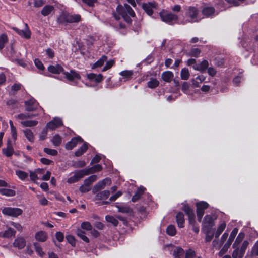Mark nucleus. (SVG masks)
Masks as SVG:
<instances>
[{
  "label": "nucleus",
  "instance_id": "nucleus-1",
  "mask_svg": "<svg viewBox=\"0 0 258 258\" xmlns=\"http://www.w3.org/2000/svg\"><path fill=\"white\" fill-rule=\"evenodd\" d=\"M97 170V165H94L93 167L81 170L76 172L74 175L68 179L67 182L69 183H73L77 182L80 179L83 178L84 176L87 175L89 174L94 173Z\"/></svg>",
  "mask_w": 258,
  "mask_h": 258
},
{
  "label": "nucleus",
  "instance_id": "nucleus-2",
  "mask_svg": "<svg viewBox=\"0 0 258 258\" xmlns=\"http://www.w3.org/2000/svg\"><path fill=\"white\" fill-rule=\"evenodd\" d=\"M116 13L113 12L112 15L116 20V22L115 27L117 29H124L126 26L124 23L120 21V16L123 17L128 13V11H126L125 9L121 5H118L116 8Z\"/></svg>",
  "mask_w": 258,
  "mask_h": 258
},
{
  "label": "nucleus",
  "instance_id": "nucleus-3",
  "mask_svg": "<svg viewBox=\"0 0 258 258\" xmlns=\"http://www.w3.org/2000/svg\"><path fill=\"white\" fill-rule=\"evenodd\" d=\"M81 16L79 14L71 15L67 13H62L57 19L59 24L77 23L81 21Z\"/></svg>",
  "mask_w": 258,
  "mask_h": 258
},
{
  "label": "nucleus",
  "instance_id": "nucleus-4",
  "mask_svg": "<svg viewBox=\"0 0 258 258\" xmlns=\"http://www.w3.org/2000/svg\"><path fill=\"white\" fill-rule=\"evenodd\" d=\"M161 20L169 25H172L173 22L178 20V17L176 14L167 13L162 10L159 13Z\"/></svg>",
  "mask_w": 258,
  "mask_h": 258
},
{
  "label": "nucleus",
  "instance_id": "nucleus-5",
  "mask_svg": "<svg viewBox=\"0 0 258 258\" xmlns=\"http://www.w3.org/2000/svg\"><path fill=\"white\" fill-rule=\"evenodd\" d=\"M23 213V210L18 208H12V207H5L2 210V213L9 216L17 217L21 215Z\"/></svg>",
  "mask_w": 258,
  "mask_h": 258
},
{
  "label": "nucleus",
  "instance_id": "nucleus-6",
  "mask_svg": "<svg viewBox=\"0 0 258 258\" xmlns=\"http://www.w3.org/2000/svg\"><path fill=\"white\" fill-rule=\"evenodd\" d=\"M215 219L212 215H206L202 223V229H211L215 225Z\"/></svg>",
  "mask_w": 258,
  "mask_h": 258
},
{
  "label": "nucleus",
  "instance_id": "nucleus-7",
  "mask_svg": "<svg viewBox=\"0 0 258 258\" xmlns=\"http://www.w3.org/2000/svg\"><path fill=\"white\" fill-rule=\"evenodd\" d=\"M238 232V229L237 228H234L232 232L230 233L229 238L226 243V244L224 245V247L222 248L221 250V252H223V253L226 252L230 246L231 245L232 242L234 240L236 235H237Z\"/></svg>",
  "mask_w": 258,
  "mask_h": 258
},
{
  "label": "nucleus",
  "instance_id": "nucleus-8",
  "mask_svg": "<svg viewBox=\"0 0 258 258\" xmlns=\"http://www.w3.org/2000/svg\"><path fill=\"white\" fill-rule=\"evenodd\" d=\"M63 125L62 119L59 117H54L51 121L48 122L46 127L51 130H55Z\"/></svg>",
  "mask_w": 258,
  "mask_h": 258
},
{
  "label": "nucleus",
  "instance_id": "nucleus-9",
  "mask_svg": "<svg viewBox=\"0 0 258 258\" xmlns=\"http://www.w3.org/2000/svg\"><path fill=\"white\" fill-rule=\"evenodd\" d=\"M25 110L27 111H33L36 110L38 106V103L33 98L25 101Z\"/></svg>",
  "mask_w": 258,
  "mask_h": 258
},
{
  "label": "nucleus",
  "instance_id": "nucleus-10",
  "mask_svg": "<svg viewBox=\"0 0 258 258\" xmlns=\"http://www.w3.org/2000/svg\"><path fill=\"white\" fill-rule=\"evenodd\" d=\"M185 14L187 17L190 18L191 22L197 21L198 10L195 7L190 6L188 8Z\"/></svg>",
  "mask_w": 258,
  "mask_h": 258
},
{
  "label": "nucleus",
  "instance_id": "nucleus-11",
  "mask_svg": "<svg viewBox=\"0 0 258 258\" xmlns=\"http://www.w3.org/2000/svg\"><path fill=\"white\" fill-rule=\"evenodd\" d=\"M83 140L80 136L72 138L70 141L67 143L65 146L66 149L68 150H72L75 147L78 143H82Z\"/></svg>",
  "mask_w": 258,
  "mask_h": 258
},
{
  "label": "nucleus",
  "instance_id": "nucleus-12",
  "mask_svg": "<svg viewBox=\"0 0 258 258\" xmlns=\"http://www.w3.org/2000/svg\"><path fill=\"white\" fill-rule=\"evenodd\" d=\"M13 29L21 36L26 38L29 39L31 37V32L28 28L27 24H25V28L24 29L20 30L17 28H14Z\"/></svg>",
  "mask_w": 258,
  "mask_h": 258
},
{
  "label": "nucleus",
  "instance_id": "nucleus-13",
  "mask_svg": "<svg viewBox=\"0 0 258 258\" xmlns=\"http://www.w3.org/2000/svg\"><path fill=\"white\" fill-rule=\"evenodd\" d=\"M209 204L205 201H201L196 203V213L204 215L205 210L209 207Z\"/></svg>",
  "mask_w": 258,
  "mask_h": 258
},
{
  "label": "nucleus",
  "instance_id": "nucleus-14",
  "mask_svg": "<svg viewBox=\"0 0 258 258\" xmlns=\"http://www.w3.org/2000/svg\"><path fill=\"white\" fill-rule=\"evenodd\" d=\"M156 5L155 2H148L143 3L142 8L145 12L149 16H151L153 14L154 8H155Z\"/></svg>",
  "mask_w": 258,
  "mask_h": 258
},
{
  "label": "nucleus",
  "instance_id": "nucleus-15",
  "mask_svg": "<svg viewBox=\"0 0 258 258\" xmlns=\"http://www.w3.org/2000/svg\"><path fill=\"white\" fill-rule=\"evenodd\" d=\"M209 67V62L207 60H203L200 63L195 64L192 66L194 70L200 71L202 73L205 72Z\"/></svg>",
  "mask_w": 258,
  "mask_h": 258
},
{
  "label": "nucleus",
  "instance_id": "nucleus-16",
  "mask_svg": "<svg viewBox=\"0 0 258 258\" xmlns=\"http://www.w3.org/2000/svg\"><path fill=\"white\" fill-rule=\"evenodd\" d=\"M146 190V188L143 186L138 187L135 194L132 197L131 201L133 202L138 201L141 198L142 196L143 195Z\"/></svg>",
  "mask_w": 258,
  "mask_h": 258
},
{
  "label": "nucleus",
  "instance_id": "nucleus-17",
  "mask_svg": "<svg viewBox=\"0 0 258 258\" xmlns=\"http://www.w3.org/2000/svg\"><path fill=\"white\" fill-rule=\"evenodd\" d=\"M3 153L7 157H9L12 155L14 153V149L12 146L11 140L9 139L7 140V148L2 149Z\"/></svg>",
  "mask_w": 258,
  "mask_h": 258
},
{
  "label": "nucleus",
  "instance_id": "nucleus-18",
  "mask_svg": "<svg viewBox=\"0 0 258 258\" xmlns=\"http://www.w3.org/2000/svg\"><path fill=\"white\" fill-rule=\"evenodd\" d=\"M63 74L66 78L69 81H72L75 79H80L81 77L78 73L74 70H71L70 72L64 71Z\"/></svg>",
  "mask_w": 258,
  "mask_h": 258
},
{
  "label": "nucleus",
  "instance_id": "nucleus-19",
  "mask_svg": "<svg viewBox=\"0 0 258 258\" xmlns=\"http://www.w3.org/2000/svg\"><path fill=\"white\" fill-rule=\"evenodd\" d=\"M176 221L179 228H182L184 227L185 218L184 215L181 212H178L175 216Z\"/></svg>",
  "mask_w": 258,
  "mask_h": 258
},
{
  "label": "nucleus",
  "instance_id": "nucleus-20",
  "mask_svg": "<svg viewBox=\"0 0 258 258\" xmlns=\"http://www.w3.org/2000/svg\"><path fill=\"white\" fill-rule=\"evenodd\" d=\"M48 70L53 74H60V73H63L64 71V69L62 68L60 64H56L55 66L50 65L48 67Z\"/></svg>",
  "mask_w": 258,
  "mask_h": 258
},
{
  "label": "nucleus",
  "instance_id": "nucleus-21",
  "mask_svg": "<svg viewBox=\"0 0 258 258\" xmlns=\"http://www.w3.org/2000/svg\"><path fill=\"white\" fill-rule=\"evenodd\" d=\"M87 80L90 82H86L88 86H95L97 83V75L94 73H89L87 75Z\"/></svg>",
  "mask_w": 258,
  "mask_h": 258
},
{
  "label": "nucleus",
  "instance_id": "nucleus-22",
  "mask_svg": "<svg viewBox=\"0 0 258 258\" xmlns=\"http://www.w3.org/2000/svg\"><path fill=\"white\" fill-rule=\"evenodd\" d=\"M182 210L183 211L188 218L195 216L194 210L187 203H182Z\"/></svg>",
  "mask_w": 258,
  "mask_h": 258
},
{
  "label": "nucleus",
  "instance_id": "nucleus-23",
  "mask_svg": "<svg viewBox=\"0 0 258 258\" xmlns=\"http://www.w3.org/2000/svg\"><path fill=\"white\" fill-rule=\"evenodd\" d=\"M16 234V231L11 228H9L4 232H0V237L5 238H11Z\"/></svg>",
  "mask_w": 258,
  "mask_h": 258
},
{
  "label": "nucleus",
  "instance_id": "nucleus-24",
  "mask_svg": "<svg viewBox=\"0 0 258 258\" xmlns=\"http://www.w3.org/2000/svg\"><path fill=\"white\" fill-rule=\"evenodd\" d=\"M111 182V179L109 177H106L98 182V191L100 189L104 188L106 185H110Z\"/></svg>",
  "mask_w": 258,
  "mask_h": 258
},
{
  "label": "nucleus",
  "instance_id": "nucleus-25",
  "mask_svg": "<svg viewBox=\"0 0 258 258\" xmlns=\"http://www.w3.org/2000/svg\"><path fill=\"white\" fill-rule=\"evenodd\" d=\"M13 245L18 249H22L24 248L26 245V241L24 238L19 237L16 238L13 243Z\"/></svg>",
  "mask_w": 258,
  "mask_h": 258
},
{
  "label": "nucleus",
  "instance_id": "nucleus-26",
  "mask_svg": "<svg viewBox=\"0 0 258 258\" xmlns=\"http://www.w3.org/2000/svg\"><path fill=\"white\" fill-rule=\"evenodd\" d=\"M215 12V9L213 7H204L202 11V13L205 17H209L213 15Z\"/></svg>",
  "mask_w": 258,
  "mask_h": 258
},
{
  "label": "nucleus",
  "instance_id": "nucleus-27",
  "mask_svg": "<svg viewBox=\"0 0 258 258\" xmlns=\"http://www.w3.org/2000/svg\"><path fill=\"white\" fill-rule=\"evenodd\" d=\"M174 77L173 73L169 71L163 72L161 74V78L166 82L169 83Z\"/></svg>",
  "mask_w": 258,
  "mask_h": 258
},
{
  "label": "nucleus",
  "instance_id": "nucleus-28",
  "mask_svg": "<svg viewBox=\"0 0 258 258\" xmlns=\"http://www.w3.org/2000/svg\"><path fill=\"white\" fill-rule=\"evenodd\" d=\"M81 229L86 230L87 231H91L92 234L95 237L96 236L97 234L96 233V231L94 230L93 232L92 231V226L89 222H83L81 225Z\"/></svg>",
  "mask_w": 258,
  "mask_h": 258
},
{
  "label": "nucleus",
  "instance_id": "nucleus-29",
  "mask_svg": "<svg viewBox=\"0 0 258 258\" xmlns=\"http://www.w3.org/2000/svg\"><path fill=\"white\" fill-rule=\"evenodd\" d=\"M206 79V77L203 75H199L196 77L195 79H193L192 80V84L194 87H198L200 86V84L202 83Z\"/></svg>",
  "mask_w": 258,
  "mask_h": 258
},
{
  "label": "nucleus",
  "instance_id": "nucleus-30",
  "mask_svg": "<svg viewBox=\"0 0 258 258\" xmlns=\"http://www.w3.org/2000/svg\"><path fill=\"white\" fill-rule=\"evenodd\" d=\"M110 191L108 190H105L102 191H98V202H102L104 200H106L110 196Z\"/></svg>",
  "mask_w": 258,
  "mask_h": 258
},
{
  "label": "nucleus",
  "instance_id": "nucleus-31",
  "mask_svg": "<svg viewBox=\"0 0 258 258\" xmlns=\"http://www.w3.org/2000/svg\"><path fill=\"white\" fill-rule=\"evenodd\" d=\"M35 238L37 240L43 242L47 240V234L42 231H39L36 233Z\"/></svg>",
  "mask_w": 258,
  "mask_h": 258
},
{
  "label": "nucleus",
  "instance_id": "nucleus-32",
  "mask_svg": "<svg viewBox=\"0 0 258 258\" xmlns=\"http://www.w3.org/2000/svg\"><path fill=\"white\" fill-rule=\"evenodd\" d=\"M185 251L180 247H176L173 251V255L174 258H181L183 256Z\"/></svg>",
  "mask_w": 258,
  "mask_h": 258
},
{
  "label": "nucleus",
  "instance_id": "nucleus-33",
  "mask_svg": "<svg viewBox=\"0 0 258 258\" xmlns=\"http://www.w3.org/2000/svg\"><path fill=\"white\" fill-rule=\"evenodd\" d=\"M88 149L87 144L85 143L83 144V145L79 148L77 150H76L75 152V155L77 157H79L83 155Z\"/></svg>",
  "mask_w": 258,
  "mask_h": 258
},
{
  "label": "nucleus",
  "instance_id": "nucleus-34",
  "mask_svg": "<svg viewBox=\"0 0 258 258\" xmlns=\"http://www.w3.org/2000/svg\"><path fill=\"white\" fill-rule=\"evenodd\" d=\"M76 234L84 241L88 243L89 241V238L85 235L86 233L81 229L78 228L77 230Z\"/></svg>",
  "mask_w": 258,
  "mask_h": 258
},
{
  "label": "nucleus",
  "instance_id": "nucleus-35",
  "mask_svg": "<svg viewBox=\"0 0 258 258\" xmlns=\"http://www.w3.org/2000/svg\"><path fill=\"white\" fill-rule=\"evenodd\" d=\"M119 74L123 77V78L126 80H128L131 79L133 75V71L132 70H124L119 73Z\"/></svg>",
  "mask_w": 258,
  "mask_h": 258
},
{
  "label": "nucleus",
  "instance_id": "nucleus-36",
  "mask_svg": "<svg viewBox=\"0 0 258 258\" xmlns=\"http://www.w3.org/2000/svg\"><path fill=\"white\" fill-rule=\"evenodd\" d=\"M206 234L205 242H210L214 236V233H211V229H202Z\"/></svg>",
  "mask_w": 258,
  "mask_h": 258
},
{
  "label": "nucleus",
  "instance_id": "nucleus-37",
  "mask_svg": "<svg viewBox=\"0 0 258 258\" xmlns=\"http://www.w3.org/2000/svg\"><path fill=\"white\" fill-rule=\"evenodd\" d=\"M54 7L51 5H46L41 10L42 15L46 16L48 15L53 10Z\"/></svg>",
  "mask_w": 258,
  "mask_h": 258
},
{
  "label": "nucleus",
  "instance_id": "nucleus-38",
  "mask_svg": "<svg viewBox=\"0 0 258 258\" xmlns=\"http://www.w3.org/2000/svg\"><path fill=\"white\" fill-rule=\"evenodd\" d=\"M190 76L188 68H184L181 69L180 76L182 80H187L189 79Z\"/></svg>",
  "mask_w": 258,
  "mask_h": 258
},
{
  "label": "nucleus",
  "instance_id": "nucleus-39",
  "mask_svg": "<svg viewBox=\"0 0 258 258\" xmlns=\"http://www.w3.org/2000/svg\"><path fill=\"white\" fill-rule=\"evenodd\" d=\"M0 194L4 196L12 197L15 195V191L10 189L0 188Z\"/></svg>",
  "mask_w": 258,
  "mask_h": 258
},
{
  "label": "nucleus",
  "instance_id": "nucleus-40",
  "mask_svg": "<svg viewBox=\"0 0 258 258\" xmlns=\"http://www.w3.org/2000/svg\"><path fill=\"white\" fill-rule=\"evenodd\" d=\"M23 133H24L25 136L26 138L31 142H33L34 141V135L32 131L30 129H26L23 130Z\"/></svg>",
  "mask_w": 258,
  "mask_h": 258
},
{
  "label": "nucleus",
  "instance_id": "nucleus-41",
  "mask_svg": "<svg viewBox=\"0 0 258 258\" xmlns=\"http://www.w3.org/2000/svg\"><path fill=\"white\" fill-rule=\"evenodd\" d=\"M115 61L112 59L109 61L107 60L106 61L105 65L103 68H101L100 71L101 72H105L111 68L115 64Z\"/></svg>",
  "mask_w": 258,
  "mask_h": 258
},
{
  "label": "nucleus",
  "instance_id": "nucleus-42",
  "mask_svg": "<svg viewBox=\"0 0 258 258\" xmlns=\"http://www.w3.org/2000/svg\"><path fill=\"white\" fill-rule=\"evenodd\" d=\"M51 141L52 142V143L54 146L57 147V146H59L61 144V141H62V138L59 135L57 134V135H54L52 137Z\"/></svg>",
  "mask_w": 258,
  "mask_h": 258
},
{
  "label": "nucleus",
  "instance_id": "nucleus-43",
  "mask_svg": "<svg viewBox=\"0 0 258 258\" xmlns=\"http://www.w3.org/2000/svg\"><path fill=\"white\" fill-rule=\"evenodd\" d=\"M245 236V234L243 232H240L238 235L234 244H233V248H235L243 240Z\"/></svg>",
  "mask_w": 258,
  "mask_h": 258
},
{
  "label": "nucleus",
  "instance_id": "nucleus-44",
  "mask_svg": "<svg viewBox=\"0 0 258 258\" xmlns=\"http://www.w3.org/2000/svg\"><path fill=\"white\" fill-rule=\"evenodd\" d=\"M159 85V81L156 78H152L148 82L147 86L149 88L153 89L158 87Z\"/></svg>",
  "mask_w": 258,
  "mask_h": 258
},
{
  "label": "nucleus",
  "instance_id": "nucleus-45",
  "mask_svg": "<svg viewBox=\"0 0 258 258\" xmlns=\"http://www.w3.org/2000/svg\"><path fill=\"white\" fill-rule=\"evenodd\" d=\"M105 219L107 222L111 223L114 226H117L118 224V219L113 216L107 215Z\"/></svg>",
  "mask_w": 258,
  "mask_h": 258
},
{
  "label": "nucleus",
  "instance_id": "nucleus-46",
  "mask_svg": "<svg viewBox=\"0 0 258 258\" xmlns=\"http://www.w3.org/2000/svg\"><path fill=\"white\" fill-rule=\"evenodd\" d=\"M166 233L171 236H173L176 234V229L174 225H169L166 228Z\"/></svg>",
  "mask_w": 258,
  "mask_h": 258
},
{
  "label": "nucleus",
  "instance_id": "nucleus-47",
  "mask_svg": "<svg viewBox=\"0 0 258 258\" xmlns=\"http://www.w3.org/2000/svg\"><path fill=\"white\" fill-rule=\"evenodd\" d=\"M101 162H103L104 166L105 169L110 170L112 168V166L111 161L106 159L105 157L102 155Z\"/></svg>",
  "mask_w": 258,
  "mask_h": 258
},
{
  "label": "nucleus",
  "instance_id": "nucleus-48",
  "mask_svg": "<svg viewBox=\"0 0 258 258\" xmlns=\"http://www.w3.org/2000/svg\"><path fill=\"white\" fill-rule=\"evenodd\" d=\"M249 244V242L247 240H244L241 246L240 249V256L239 258H242L244 255V253L245 252L246 249L247 248Z\"/></svg>",
  "mask_w": 258,
  "mask_h": 258
},
{
  "label": "nucleus",
  "instance_id": "nucleus-49",
  "mask_svg": "<svg viewBox=\"0 0 258 258\" xmlns=\"http://www.w3.org/2000/svg\"><path fill=\"white\" fill-rule=\"evenodd\" d=\"M21 123L24 127H33L38 124V121L36 120H26L21 121Z\"/></svg>",
  "mask_w": 258,
  "mask_h": 258
},
{
  "label": "nucleus",
  "instance_id": "nucleus-50",
  "mask_svg": "<svg viewBox=\"0 0 258 258\" xmlns=\"http://www.w3.org/2000/svg\"><path fill=\"white\" fill-rule=\"evenodd\" d=\"M201 53V50L198 48H192L189 51V56L191 57H198Z\"/></svg>",
  "mask_w": 258,
  "mask_h": 258
},
{
  "label": "nucleus",
  "instance_id": "nucleus-51",
  "mask_svg": "<svg viewBox=\"0 0 258 258\" xmlns=\"http://www.w3.org/2000/svg\"><path fill=\"white\" fill-rule=\"evenodd\" d=\"M226 227V224L225 223H221L218 227L216 233L214 235L216 238H218L224 230Z\"/></svg>",
  "mask_w": 258,
  "mask_h": 258
},
{
  "label": "nucleus",
  "instance_id": "nucleus-52",
  "mask_svg": "<svg viewBox=\"0 0 258 258\" xmlns=\"http://www.w3.org/2000/svg\"><path fill=\"white\" fill-rule=\"evenodd\" d=\"M117 198L116 194H114L110 197L108 201H98V206L110 204L111 202L115 201Z\"/></svg>",
  "mask_w": 258,
  "mask_h": 258
},
{
  "label": "nucleus",
  "instance_id": "nucleus-53",
  "mask_svg": "<svg viewBox=\"0 0 258 258\" xmlns=\"http://www.w3.org/2000/svg\"><path fill=\"white\" fill-rule=\"evenodd\" d=\"M97 180V176L96 175H92L89 176L88 178L84 180V182L88 186L91 187L92 184Z\"/></svg>",
  "mask_w": 258,
  "mask_h": 258
},
{
  "label": "nucleus",
  "instance_id": "nucleus-54",
  "mask_svg": "<svg viewBox=\"0 0 258 258\" xmlns=\"http://www.w3.org/2000/svg\"><path fill=\"white\" fill-rule=\"evenodd\" d=\"M16 174L22 180H25L28 177L27 173L21 170L16 171Z\"/></svg>",
  "mask_w": 258,
  "mask_h": 258
},
{
  "label": "nucleus",
  "instance_id": "nucleus-55",
  "mask_svg": "<svg viewBox=\"0 0 258 258\" xmlns=\"http://www.w3.org/2000/svg\"><path fill=\"white\" fill-rule=\"evenodd\" d=\"M8 42V37L5 34H2L0 36V50L2 49L5 44Z\"/></svg>",
  "mask_w": 258,
  "mask_h": 258
},
{
  "label": "nucleus",
  "instance_id": "nucleus-56",
  "mask_svg": "<svg viewBox=\"0 0 258 258\" xmlns=\"http://www.w3.org/2000/svg\"><path fill=\"white\" fill-rule=\"evenodd\" d=\"M154 60V56L152 54H150L142 61V63L145 64V65H148L151 64Z\"/></svg>",
  "mask_w": 258,
  "mask_h": 258
},
{
  "label": "nucleus",
  "instance_id": "nucleus-57",
  "mask_svg": "<svg viewBox=\"0 0 258 258\" xmlns=\"http://www.w3.org/2000/svg\"><path fill=\"white\" fill-rule=\"evenodd\" d=\"M185 258H194L196 256V252L189 248L185 252Z\"/></svg>",
  "mask_w": 258,
  "mask_h": 258
},
{
  "label": "nucleus",
  "instance_id": "nucleus-58",
  "mask_svg": "<svg viewBox=\"0 0 258 258\" xmlns=\"http://www.w3.org/2000/svg\"><path fill=\"white\" fill-rule=\"evenodd\" d=\"M34 246L35 250L37 254L41 257H43L45 255V253L43 251L42 247L37 243H34Z\"/></svg>",
  "mask_w": 258,
  "mask_h": 258
},
{
  "label": "nucleus",
  "instance_id": "nucleus-59",
  "mask_svg": "<svg viewBox=\"0 0 258 258\" xmlns=\"http://www.w3.org/2000/svg\"><path fill=\"white\" fill-rule=\"evenodd\" d=\"M44 152L48 155L52 156H56L58 154V152L56 150L48 148H44Z\"/></svg>",
  "mask_w": 258,
  "mask_h": 258
},
{
  "label": "nucleus",
  "instance_id": "nucleus-60",
  "mask_svg": "<svg viewBox=\"0 0 258 258\" xmlns=\"http://www.w3.org/2000/svg\"><path fill=\"white\" fill-rule=\"evenodd\" d=\"M107 60V57L103 55L98 60V69L101 68L104 62Z\"/></svg>",
  "mask_w": 258,
  "mask_h": 258
},
{
  "label": "nucleus",
  "instance_id": "nucleus-61",
  "mask_svg": "<svg viewBox=\"0 0 258 258\" xmlns=\"http://www.w3.org/2000/svg\"><path fill=\"white\" fill-rule=\"evenodd\" d=\"M123 7L125 9L126 11H128V13L130 16L132 17L135 16V13L130 5L125 3Z\"/></svg>",
  "mask_w": 258,
  "mask_h": 258
},
{
  "label": "nucleus",
  "instance_id": "nucleus-62",
  "mask_svg": "<svg viewBox=\"0 0 258 258\" xmlns=\"http://www.w3.org/2000/svg\"><path fill=\"white\" fill-rule=\"evenodd\" d=\"M91 189V187L88 186V185L86 184L85 182H84V184L81 186L79 188L80 191L83 193L87 192L90 191Z\"/></svg>",
  "mask_w": 258,
  "mask_h": 258
},
{
  "label": "nucleus",
  "instance_id": "nucleus-63",
  "mask_svg": "<svg viewBox=\"0 0 258 258\" xmlns=\"http://www.w3.org/2000/svg\"><path fill=\"white\" fill-rule=\"evenodd\" d=\"M190 85L189 83L184 82L182 84L181 90L183 92L186 93L189 89Z\"/></svg>",
  "mask_w": 258,
  "mask_h": 258
},
{
  "label": "nucleus",
  "instance_id": "nucleus-64",
  "mask_svg": "<svg viewBox=\"0 0 258 258\" xmlns=\"http://www.w3.org/2000/svg\"><path fill=\"white\" fill-rule=\"evenodd\" d=\"M34 63L36 67L40 70L42 71L44 69V67L43 63L38 59H35L34 60Z\"/></svg>",
  "mask_w": 258,
  "mask_h": 258
}]
</instances>
